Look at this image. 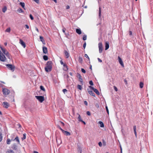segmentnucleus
Wrapping results in <instances>:
<instances>
[{"instance_id": "obj_1", "label": "nucleus", "mask_w": 153, "mask_h": 153, "mask_svg": "<svg viewBox=\"0 0 153 153\" xmlns=\"http://www.w3.org/2000/svg\"><path fill=\"white\" fill-rule=\"evenodd\" d=\"M52 68V62L51 61H48L46 63V66L45 68V69L46 72H48L51 71Z\"/></svg>"}, {"instance_id": "obj_2", "label": "nucleus", "mask_w": 153, "mask_h": 153, "mask_svg": "<svg viewBox=\"0 0 153 153\" xmlns=\"http://www.w3.org/2000/svg\"><path fill=\"white\" fill-rule=\"evenodd\" d=\"M7 60V59L5 56L1 53V51L0 50V60L1 61L4 62Z\"/></svg>"}, {"instance_id": "obj_3", "label": "nucleus", "mask_w": 153, "mask_h": 153, "mask_svg": "<svg viewBox=\"0 0 153 153\" xmlns=\"http://www.w3.org/2000/svg\"><path fill=\"white\" fill-rule=\"evenodd\" d=\"M7 68L12 71H14L15 67L14 66L11 64H6V65Z\"/></svg>"}, {"instance_id": "obj_4", "label": "nucleus", "mask_w": 153, "mask_h": 153, "mask_svg": "<svg viewBox=\"0 0 153 153\" xmlns=\"http://www.w3.org/2000/svg\"><path fill=\"white\" fill-rule=\"evenodd\" d=\"M35 97L40 102H42L44 100V97L42 96H36Z\"/></svg>"}, {"instance_id": "obj_5", "label": "nucleus", "mask_w": 153, "mask_h": 153, "mask_svg": "<svg viewBox=\"0 0 153 153\" xmlns=\"http://www.w3.org/2000/svg\"><path fill=\"white\" fill-rule=\"evenodd\" d=\"M2 91L3 94L4 95H8L10 93V91L8 89L6 88H3Z\"/></svg>"}, {"instance_id": "obj_6", "label": "nucleus", "mask_w": 153, "mask_h": 153, "mask_svg": "<svg viewBox=\"0 0 153 153\" xmlns=\"http://www.w3.org/2000/svg\"><path fill=\"white\" fill-rule=\"evenodd\" d=\"M98 48H99V53H101L102 52L103 50L102 45V43L100 42L98 44Z\"/></svg>"}, {"instance_id": "obj_7", "label": "nucleus", "mask_w": 153, "mask_h": 153, "mask_svg": "<svg viewBox=\"0 0 153 153\" xmlns=\"http://www.w3.org/2000/svg\"><path fill=\"white\" fill-rule=\"evenodd\" d=\"M42 50L43 53L45 54H46L48 53V50L47 48L45 46H43L42 47Z\"/></svg>"}, {"instance_id": "obj_8", "label": "nucleus", "mask_w": 153, "mask_h": 153, "mask_svg": "<svg viewBox=\"0 0 153 153\" xmlns=\"http://www.w3.org/2000/svg\"><path fill=\"white\" fill-rule=\"evenodd\" d=\"M2 105L4 107L6 108H7L9 106V104L7 102H3L2 103Z\"/></svg>"}, {"instance_id": "obj_9", "label": "nucleus", "mask_w": 153, "mask_h": 153, "mask_svg": "<svg viewBox=\"0 0 153 153\" xmlns=\"http://www.w3.org/2000/svg\"><path fill=\"white\" fill-rule=\"evenodd\" d=\"M118 59L119 63L123 67L124 65L122 59L119 56H118Z\"/></svg>"}, {"instance_id": "obj_10", "label": "nucleus", "mask_w": 153, "mask_h": 153, "mask_svg": "<svg viewBox=\"0 0 153 153\" xmlns=\"http://www.w3.org/2000/svg\"><path fill=\"white\" fill-rule=\"evenodd\" d=\"M19 43L24 48H25L26 46L25 43L22 39L19 40Z\"/></svg>"}, {"instance_id": "obj_11", "label": "nucleus", "mask_w": 153, "mask_h": 153, "mask_svg": "<svg viewBox=\"0 0 153 153\" xmlns=\"http://www.w3.org/2000/svg\"><path fill=\"white\" fill-rule=\"evenodd\" d=\"M12 141H16L17 142L18 144H20V141L18 137L17 136L14 139H11Z\"/></svg>"}, {"instance_id": "obj_12", "label": "nucleus", "mask_w": 153, "mask_h": 153, "mask_svg": "<svg viewBox=\"0 0 153 153\" xmlns=\"http://www.w3.org/2000/svg\"><path fill=\"white\" fill-rule=\"evenodd\" d=\"M11 148L12 149L15 150H16L17 149V146L16 144H14L12 146Z\"/></svg>"}, {"instance_id": "obj_13", "label": "nucleus", "mask_w": 153, "mask_h": 153, "mask_svg": "<svg viewBox=\"0 0 153 153\" xmlns=\"http://www.w3.org/2000/svg\"><path fill=\"white\" fill-rule=\"evenodd\" d=\"M64 53L65 56H66L67 58H68L69 56V54L67 51H64Z\"/></svg>"}, {"instance_id": "obj_14", "label": "nucleus", "mask_w": 153, "mask_h": 153, "mask_svg": "<svg viewBox=\"0 0 153 153\" xmlns=\"http://www.w3.org/2000/svg\"><path fill=\"white\" fill-rule=\"evenodd\" d=\"M133 130L134 132L135 135L136 137H137V134L136 132V126H133Z\"/></svg>"}, {"instance_id": "obj_15", "label": "nucleus", "mask_w": 153, "mask_h": 153, "mask_svg": "<svg viewBox=\"0 0 153 153\" xmlns=\"http://www.w3.org/2000/svg\"><path fill=\"white\" fill-rule=\"evenodd\" d=\"M78 74L79 76V81L80 82L81 84H82V85H83V82L82 79V78H81V76L79 74Z\"/></svg>"}, {"instance_id": "obj_16", "label": "nucleus", "mask_w": 153, "mask_h": 153, "mask_svg": "<svg viewBox=\"0 0 153 153\" xmlns=\"http://www.w3.org/2000/svg\"><path fill=\"white\" fill-rule=\"evenodd\" d=\"M109 48V43L108 42H106L105 45V50H107Z\"/></svg>"}, {"instance_id": "obj_17", "label": "nucleus", "mask_w": 153, "mask_h": 153, "mask_svg": "<svg viewBox=\"0 0 153 153\" xmlns=\"http://www.w3.org/2000/svg\"><path fill=\"white\" fill-rule=\"evenodd\" d=\"M39 38L40 41L42 42L43 44L44 45L45 44V40L43 39V38L41 36H39Z\"/></svg>"}, {"instance_id": "obj_18", "label": "nucleus", "mask_w": 153, "mask_h": 153, "mask_svg": "<svg viewBox=\"0 0 153 153\" xmlns=\"http://www.w3.org/2000/svg\"><path fill=\"white\" fill-rule=\"evenodd\" d=\"M62 132L65 134L67 136H69L70 135V132L67 131H65V130H63L62 131Z\"/></svg>"}, {"instance_id": "obj_19", "label": "nucleus", "mask_w": 153, "mask_h": 153, "mask_svg": "<svg viewBox=\"0 0 153 153\" xmlns=\"http://www.w3.org/2000/svg\"><path fill=\"white\" fill-rule=\"evenodd\" d=\"M88 93L91 95L92 96H94V97L95 96V94H94V92L93 91H92L91 90H88Z\"/></svg>"}, {"instance_id": "obj_20", "label": "nucleus", "mask_w": 153, "mask_h": 153, "mask_svg": "<svg viewBox=\"0 0 153 153\" xmlns=\"http://www.w3.org/2000/svg\"><path fill=\"white\" fill-rule=\"evenodd\" d=\"M76 32L79 34H81L82 33V32L80 29H76Z\"/></svg>"}, {"instance_id": "obj_21", "label": "nucleus", "mask_w": 153, "mask_h": 153, "mask_svg": "<svg viewBox=\"0 0 153 153\" xmlns=\"http://www.w3.org/2000/svg\"><path fill=\"white\" fill-rule=\"evenodd\" d=\"M6 56L8 57V58L10 59H11V56L10 54L8 53V52H7L5 54Z\"/></svg>"}, {"instance_id": "obj_22", "label": "nucleus", "mask_w": 153, "mask_h": 153, "mask_svg": "<svg viewBox=\"0 0 153 153\" xmlns=\"http://www.w3.org/2000/svg\"><path fill=\"white\" fill-rule=\"evenodd\" d=\"M99 124H100L101 127H104V125L102 122L101 121H99L98 122Z\"/></svg>"}, {"instance_id": "obj_23", "label": "nucleus", "mask_w": 153, "mask_h": 153, "mask_svg": "<svg viewBox=\"0 0 153 153\" xmlns=\"http://www.w3.org/2000/svg\"><path fill=\"white\" fill-rule=\"evenodd\" d=\"M63 65L64 67V68H63L64 70L65 71H67V70H68V68L67 65L66 64H64Z\"/></svg>"}, {"instance_id": "obj_24", "label": "nucleus", "mask_w": 153, "mask_h": 153, "mask_svg": "<svg viewBox=\"0 0 153 153\" xmlns=\"http://www.w3.org/2000/svg\"><path fill=\"white\" fill-rule=\"evenodd\" d=\"M76 114L78 115V120L79 121H82V120L81 118V117L80 114H79L78 113H77Z\"/></svg>"}, {"instance_id": "obj_25", "label": "nucleus", "mask_w": 153, "mask_h": 153, "mask_svg": "<svg viewBox=\"0 0 153 153\" xmlns=\"http://www.w3.org/2000/svg\"><path fill=\"white\" fill-rule=\"evenodd\" d=\"M1 50L2 51L3 53L5 55L6 54V53L7 52H8L2 48V47H1Z\"/></svg>"}, {"instance_id": "obj_26", "label": "nucleus", "mask_w": 153, "mask_h": 153, "mask_svg": "<svg viewBox=\"0 0 153 153\" xmlns=\"http://www.w3.org/2000/svg\"><path fill=\"white\" fill-rule=\"evenodd\" d=\"M19 4L20 5H21V6L22 7V8H23L24 9H25L24 8H25V4L24 3L21 2H20Z\"/></svg>"}, {"instance_id": "obj_27", "label": "nucleus", "mask_w": 153, "mask_h": 153, "mask_svg": "<svg viewBox=\"0 0 153 153\" xmlns=\"http://www.w3.org/2000/svg\"><path fill=\"white\" fill-rule=\"evenodd\" d=\"M7 8L6 6H4L2 8V11L3 13H5L7 10Z\"/></svg>"}, {"instance_id": "obj_28", "label": "nucleus", "mask_w": 153, "mask_h": 153, "mask_svg": "<svg viewBox=\"0 0 153 153\" xmlns=\"http://www.w3.org/2000/svg\"><path fill=\"white\" fill-rule=\"evenodd\" d=\"M43 58L46 61L48 59V57L46 55H44L43 56Z\"/></svg>"}, {"instance_id": "obj_29", "label": "nucleus", "mask_w": 153, "mask_h": 153, "mask_svg": "<svg viewBox=\"0 0 153 153\" xmlns=\"http://www.w3.org/2000/svg\"><path fill=\"white\" fill-rule=\"evenodd\" d=\"M94 91L97 94L99 95L100 93L98 90L96 89H94Z\"/></svg>"}, {"instance_id": "obj_30", "label": "nucleus", "mask_w": 153, "mask_h": 153, "mask_svg": "<svg viewBox=\"0 0 153 153\" xmlns=\"http://www.w3.org/2000/svg\"><path fill=\"white\" fill-rule=\"evenodd\" d=\"M26 138V134L25 133L23 134V137L21 138L22 140L25 139Z\"/></svg>"}, {"instance_id": "obj_31", "label": "nucleus", "mask_w": 153, "mask_h": 153, "mask_svg": "<svg viewBox=\"0 0 153 153\" xmlns=\"http://www.w3.org/2000/svg\"><path fill=\"white\" fill-rule=\"evenodd\" d=\"M101 16V7H99V16L100 17Z\"/></svg>"}, {"instance_id": "obj_32", "label": "nucleus", "mask_w": 153, "mask_h": 153, "mask_svg": "<svg viewBox=\"0 0 153 153\" xmlns=\"http://www.w3.org/2000/svg\"><path fill=\"white\" fill-rule=\"evenodd\" d=\"M17 11L18 12L20 13H22L23 12V11L22 9L21 8H19L18 10H17Z\"/></svg>"}, {"instance_id": "obj_33", "label": "nucleus", "mask_w": 153, "mask_h": 153, "mask_svg": "<svg viewBox=\"0 0 153 153\" xmlns=\"http://www.w3.org/2000/svg\"><path fill=\"white\" fill-rule=\"evenodd\" d=\"M143 83L142 82H140V87L141 88H143Z\"/></svg>"}, {"instance_id": "obj_34", "label": "nucleus", "mask_w": 153, "mask_h": 153, "mask_svg": "<svg viewBox=\"0 0 153 153\" xmlns=\"http://www.w3.org/2000/svg\"><path fill=\"white\" fill-rule=\"evenodd\" d=\"M11 140L10 139H7V144H10V143Z\"/></svg>"}, {"instance_id": "obj_35", "label": "nucleus", "mask_w": 153, "mask_h": 153, "mask_svg": "<svg viewBox=\"0 0 153 153\" xmlns=\"http://www.w3.org/2000/svg\"><path fill=\"white\" fill-rule=\"evenodd\" d=\"M77 87V88H78V89H79V90H82V87L81 85H78Z\"/></svg>"}, {"instance_id": "obj_36", "label": "nucleus", "mask_w": 153, "mask_h": 153, "mask_svg": "<svg viewBox=\"0 0 153 153\" xmlns=\"http://www.w3.org/2000/svg\"><path fill=\"white\" fill-rule=\"evenodd\" d=\"M87 39V36L86 35H85L83 37V40H85Z\"/></svg>"}, {"instance_id": "obj_37", "label": "nucleus", "mask_w": 153, "mask_h": 153, "mask_svg": "<svg viewBox=\"0 0 153 153\" xmlns=\"http://www.w3.org/2000/svg\"><path fill=\"white\" fill-rule=\"evenodd\" d=\"M40 88L41 90H42L44 91H45V89L43 87V86H40Z\"/></svg>"}, {"instance_id": "obj_38", "label": "nucleus", "mask_w": 153, "mask_h": 153, "mask_svg": "<svg viewBox=\"0 0 153 153\" xmlns=\"http://www.w3.org/2000/svg\"><path fill=\"white\" fill-rule=\"evenodd\" d=\"M10 28H7L5 30L6 32H9V33L10 32Z\"/></svg>"}, {"instance_id": "obj_39", "label": "nucleus", "mask_w": 153, "mask_h": 153, "mask_svg": "<svg viewBox=\"0 0 153 153\" xmlns=\"http://www.w3.org/2000/svg\"><path fill=\"white\" fill-rule=\"evenodd\" d=\"M2 139V136L1 132H0V142H1Z\"/></svg>"}, {"instance_id": "obj_40", "label": "nucleus", "mask_w": 153, "mask_h": 153, "mask_svg": "<svg viewBox=\"0 0 153 153\" xmlns=\"http://www.w3.org/2000/svg\"><path fill=\"white\" fill-rule=\"evenodd\" d=\"M65 36L68 38H69V34L68 33H65Z\"/></svg>"}, {"instance_id": "obj_41", "label": "nucleus", "mask_w": 153, "mask_h": 153, "mask_svg": "<svg viewBox=\"0 0 153 153\" xmlns=\"http://www.w3.org/2000/svg\"><path fill=\"white\" fill-rule=\"evenodd\" d=\"M7 153H14L13 151L11 150H9L8 151Z\"/></svg>"}, {"instance_id": "obj_42", "label": "nucleus", "mask_w": 153, "mask_h": 153, "mask_svg": "<svg viewBox=\"0 0 153 153\" xmlns=\"http://www.w3.org/2000/svg\"><path fill=\"white\" fill-rule=\"evenodd\" d=\"M105 108L106 111L108 113V114H109V111L108 108V107L106 106H105Z\"/></svg>"}, {"instance_id": "obj_43", "label": "nucleus", "mask_w": 153, "mask_h": 153, "mask_svg": "<svg viewBox=\"0 0 153 153\" xmlns=\"http://www.w3.org/2000/svg\"><path fill=\"white\" fill-rule=\"evenodd\" d=\"M29 16L30 18L32 20H33V17L31 14H30V15Z\"/></svg>"}, {"instance_id": "obj_44", "label": "nucleus", "mask_w": 153, "mask_h": 153, "mask_svg": "<svg viewBox=\"0 0 153 153\" xmlns=\"http://www.w3.org/2000/svg\"><path fill=\"white\" fill-rule=\"evenodd\" d=\"M81 70L82 73H85L86 71L83 68H81Z\"/></svg>"}, {"instance_id": "obj_45", "label": "nucleus", "mask_w": 153, "mask_h": 153, "mask_svg": "<svg viewBox=\"0 0 153 153\" xmlns=\"http://www.w3.org/2000/svg\"><path fill=\"white\" fill-rule=\"evenodd\" d=\"M89 84L91 85H93V82H92V81L91 80V81H89Z\"/></svg>"}, {"instance_id": "obj_46", "label": "nucleus", "mask_w": 153, "mask_h": 153, "mask_svg": "<svg viewBox=\"0 0 153 153\" xmlns=\"http://www.w3.org/2000/svg\"><path fill=\"white\" fill-rule=\"evenodd\" d=\"M79 61L80 62H81L82 61V57H79Z\"/></svg>"}, {"instance_id": "obj_47", "label": "nucleus", "mask_w": 153, "mask_h": 153, "mask_svg": "<svg viewBox=\"0 0 153 153\" xmlns=\"http://www.w3.org/2000/svg\"><path fill=\"white\" fill-rule=\"evenodd\" d=\"M114 90L116 91H118V89L115 86H114Z\"/></svg>"}, {"instance_id": "obj_48", "label": "nucleus", "mask_w": 153, "mask_h": 153, "mask_svg": "<svg viewBox=\"0 0 153 153\" xmlns=\"http://www.w3.org/2000/svg\"><path fill=\"white\" fill-rule=\"evenodd\" d=\"M98 145H99V146L100 147H101L102 146V143L101 142H100L98 143Z\"/></svg>"}, {"instance_id": "obj_49", "label": "nucleus", "mask_w": 153, "mask_h": 153, "mask_svg": "<svg viewBox=\"0 0 153 153\" xmlns=\"http://www.w3.org/2000/svg\"><path fill=\"white\" fill-rule=\"evenodd\" d=\"M66 30V29L65 28V27H63V29H62V31H63V32L64 33H65V30Z\"/></svg>"}, {"instance_id": "obj_50", "label": "nucleus", "mask_w": 153, "mask_h": 153, "mask_svg": "<svg viewBox=\"0 0 153 153\" xmlns=\"http://www.w3.org/2000/svg\"><path fill=\"white\" fill-rule=\"evenodd\" d=\"M86 114L87 115H88V116H90L91 115V113L89 111H87Z\"/></svg>"}, {"instance_id": "obj_51", "label": "nucleus", "mask_w": 153, "mask_h": 153, "mask_svg": "<svg viewBox=\"0 0 153 153\" xmlns=\"http://www.w3.org/2000/svg\"><path fill=\"white\" fill-rule=\"evenodd\" d=\"M62 91L65 94V93L67 91V90L66 89H64L62 90Z\"/></svg>"}, {"instance_id": "obj_52", "label": "nucleus", "mask_w": 153, "mask_h": 153, "mask_svg": "<svg viewBox=\"0 0 153 153\" xmlns=\"http://www.w3.org/2000/svg\"><path fill=\"white\" fill-rule=\"evenodd\" d=\"M58 127L62 132L63 131V130L59 126H58Z\"/></svg>"}, {"instance_id": "obj_53", "label": "nucleus", "mask_w": 153, "mask_h": 153, "mask_svg": "<svg viewBox=\"0 0 153 153\" xmlns=\"http://www.w3.org/2000/svg\"><path fill=\"white\" fill-rule=\"evenodd\" d=\"M85 57L88 58V60H89V59H90L89 58V57L88 55L87 54H85Z\"/></svg>"}, {"instance_id": "obj_54", "label": "nucleus", "mask_w": 153, "mask_h": 153, "mask_svg": "<svg viewBox=\"0 0 153 153\" xmlns=\"http://www.w3.org/2000/svg\"><path fill=\"white\" fill-rule=\"evenodd\" d=\"M86 43L85 42L84 44H83V47L85 49L86 47Z\"/></svg>"}, {"instance_id": "obj_55", "label": "nucleus", "mask_w": 153, "mask_h": 153, "mask_svg": "<svg viewBox=\"0 0 153 153\" xmlns=\"http://www.w3.org/2000/svg\"><path fill=\"white\" fill-rule=\"evenodd\" d=\"M34 1H35L36 3L38 4L39 3V0H33Z\"/></svg>"}, {"instance_id": "obj_56", "label": "nucleus", "mask_w": 153, "mask_h": 153, "mask_svg": "<svg viewBox=\"0 0 153 153\" xmlns=\"http://www.w3.org/2000/svg\"><path fill=\"white\" fill-rule=\"evenodd\" d=\"M84 103L86 105H88V102L86 101H84Z\"/></svg>"}, {"instance_id": "obj_57", "label": "nucleus", "mask_w": 153, "mask_h": 153, "mask_svg": "<svg viewBox=\"0 0 153 153\" xmlns=\"http://www.w3.org/2000/svg\"><path fill=\"white\" fill-rule=\"evenodd\" d=\"M97 59L99 62H102V60L101 59H100L99 58H97Z\"/></svg>"}, {"instance_id": "obj_58", "label": "nucleus", "mask_w": 153, "mask_h": 153, "mask_svg": "<svg viewBox=\"0 0 153 153\" xmlns=\"http://www.w3.org/2000/svg\"><path fill=\"white\" fill-rule=\"evenodd\" d=\"M129 33L130 36H131L132 34V32L131 31H129Z\"/></svg>"}, {"instance_id": "obj_59", "label": "nucleus", "mask_w": 153, "mask_h": 153, "mask_svg": "<svg viewBox=\"0 0 153 153\" xmlns=\"http://www.w3.org/2000/svg\"><path fill=\"white\" fill-rule=\"evenodd\" d=\"M103 144L104 146H105L106 145V143L104 140H103Z\"/></svg>"}, {"instance_id": "obj_60", "label": "nucleus", "mask_w": 153, "mask_h": 153, "mask_svg": "<svg viewBox=\"0 0 153 153\" xmlns=\"http://www.w3.org/2000/svg\"><path fill=\"white\" fill-rule=\"evenodd\" d=\"M70 8V6L69 5H67L66 7V9H69Z\"/></svg>"}, {"instance_id": "obj_61", "label": "nucleus", "mask_w": 153, "mask_h": 153, "mask_svg": "<svg viewBox=\"0 0 153 153\" xmlns=\"http://www.w3.org/2000/svg\"><path fill=\"white\" fill-rule=\"evenodd\" d=\"M60 62L61 64L62 65H63V64H64L62 60L60 61Z\"/></svg>"}, {"instance_id": "obj_62", "label": "nucleus", "mask_w": 153, "mask_h": 153, "mask_svg": "<svg viewBox=\"0 0 153 153\" xmlns=\"http://www.w3.org/2000/svg\"><path fill=\"white\" fill-rule=\"evenodd\" d=\"M25 26L28 29L29 28V27L27 25H26Z\"/></svg>"}, {"instance_id": "obj_63", "label": "nucleus", "mask_w": 153, "mask_h": 153, "mask_svg": "<svg viewBox=\"0 0 153 153\" xmlns=\"http://www.w3.org/2000/svg\"><path fill=\"white\" fill-rule=\"evenodd\" d=\"M35 29L38 32H39V30L37 27H35Z\"/></svg>"}, {"instance_id": "obj_64", "label": "nucleus", "mask_w": 153, "mask_h": 153, "mask_svg": "<svg viewBox=\"0 0 153 153\" xmlns=\"http://www.w3.org/2000/svg\"><path fill=\"white\" fill-rule=\"evenodd\" d=\"M78 152L79 153H81L82 150L81 149H79V151H78Z\"/></svg>"}]
</instances>
